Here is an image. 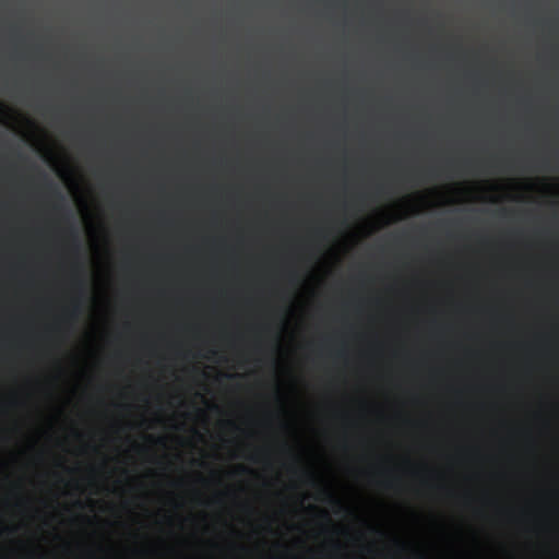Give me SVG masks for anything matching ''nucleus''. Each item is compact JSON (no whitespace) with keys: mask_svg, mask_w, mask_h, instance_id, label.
Returning a JSON list of instances; mask_svg holds the SVG:
<instances>
[{"mask_svg":"<svg viewBox=\"0 0 559 559\" xmlns=\"http://www.w3.org/2000/svg\"><path fill=\"white\" fill-rule=\"evenodd\" d=\"M71 236H72V239L74 241V246L76 249H79L80 245H79V236H78V231L75 229H71Z\"/></svg>","mask_w":559,"mask_h":559,"instance_id":"f257e3e1","label":"nucleus"},{"mask_svg":"<svg viewBox=\"0 0 559 559\" xmlns=\"http://www.w3.org/2000/svg\"><path fill=\"white\" fill-rule=\"evenodd\" d=\"M79 311H80V308H79V306H76V305H75V306L73 307V309H72V311H71V313H70V314H71L72 317H76V316H78V313H79Z\"/></svg>","mask_w":559,"mask_h":559,"instance_id":"f03ea898","label":"nucleus"},{"mask_svg":"<svg viewBox=\"0 0 559 559\" xmlns=\"http://www.w3.org/2000/svg\"><path fill=\"white\" fill-rule=\"evenodd\" d=\"M50 186L52 187L53 191L56 192V194L60 198V199H63V197L61 195V193L57 190V188L55 186H52V183H50Z\"/></svg>","mask_w":559,"mask_h":559,"instance_id":"7ed1b4c3","label":"nucleus"},{"mask_svg":"<svg viewBox=\"0 0 559 559\" xmlns=\"http://www.w3.org/2000/svg\"><path fill=\"white\" fill-rule=\"evenodd\" d=\"M331 498V502L336 504V506H341V502L338 500H336L335 498H333L332 496H330Z\"/></svg>","mask_w":559,"mask_h":559,"instance_id":"20e7f679","label":"nucleus"},{"mask_svg":"<svg viewBox=\"0 0 559 559\" xmlns=\"http://www.w3.org/2000/svg\"><path fill=\"white\" fill-rule=\"evenodd\" d=\"M239 472H241V473H246V472H249V469H248V468H246V467H243V466H240V467H239Z\"/></svg>","mask_w":559,"mask_h":559,"instance_id":"39448f33","label":"nucleus"},{"mask_svg":"<svg viewBox=\"0 0 559 559\" xmlns=\"http://www.w3.org/2000/svg\"><path fill=\"white\" fill-rule=\"evenodd\" d=\"M385 486H386L388 488H391V487H392V483H391V481H388V483H385Z\"/></svg>","mask_w":559,"mask_h":559,"instance_id":"423d86ee","label":"nucleus"},{"mask_svg":"<svg viewBox=\"0 0 559 559\" xmlns=\"http://www.w3.org/2000/svg\"><path fill=\"white\" fill-rule=\"evenodd\" d=\"M227 378H234L235 374H226Z\"/></svg>","mask_w":559,"mask_h":559,"instance_id":"0eeeda50","label":"nucleus"}]
</instances>
